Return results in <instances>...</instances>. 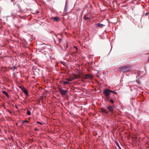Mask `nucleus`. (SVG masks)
Listing matches in <instances>:
<instances>
[{"label": "nucleus", "instance_id": "1", "mask_svg": "<svg viewBox=\"0 0 149 149\" xmlns=\"http://www.w3.org/2000/svg\"><path fill=\"white\" fill-rule=\"evenodd\" d=\"M103 94L104 95L106 99L107 100H109L110 98H113L114 97V95L111 94V90L108 88L104 90Z\"/></svg>", "mask_w": 149, "mask_h": 149}, {"label": "nucleus", "instance_id": "2", "mask_svg": "<svg viewBox=\"0 0 149 149\" xmlns=\"http://www.w3.org/2000/svg\"><path fill=\"white\" fill-rule=\"evenodd\" d=\"M120 68L121 72H125L130 70V66L129 65H126L124 66L121 67Z\"/></svg>", "mask_w": 149, "mask_h": 149}, {"label": "nucleus", "instance_id": "3", "mask_svg": "<svg viewBox=\"0 0 149 149\" xmlns=\"http://www.w3.org/2000/svg\"><path fill=\"white\" fill-rule=\"evenodd\" d=\"M114 107L113 106L108 105L107 106L106 108L109 110L111 113H113Z\"/></svg>", "mask_w": 149, "mask_h": 149}, {"label": "nucleus", "instance_id": "4", "mask_svg": "<svg viewBox=\"0 0 149 149\" xmlns=\"http://www.w3.org/2000/svg\"><path fill=\"white\" fill-rule=\"evenodd\" d=\"M59 91L61 93L62 95L67 94L68 92V91L65 90L61 88L59 89Z\"/></svg>", "mask_w": 149, "mask_h": 149}, {"label": "nucleus", "instance_id": "5", "mask_svg": "<svg viewBox=\"0 0 149 149\" xmlns=\"http://www.w3.org/2000/svg\"><path fill=\"white\" fill-rule=\"evenodd\" d=\"M20 88L21 89L22 91L24 93L26 96L28 95V91L24 87H21Z\"/></svg>", "mask_w": 149, "mask_h": 149}, {"label": "nucleus", "instance_id": "6", "mask_svg": "<svg viewBox=\"0 0 149 149\" xmlns=\"http://www.w3.org/2000/svg\"><path fill=\"white\" fill-rule=\"evenodd\" d=\"M51 19L54 20L56 22H58L60 20V19L58 17H52Z\"/></svg>", "mask_w": 149, "mask_h": 149}, {"label": "nucleus", "instance_id": "7", "mask_svg": "<svg viewBox=\"0 0 149 149\" xmlns=\"http://www.w3.org/2000/svg\"><path fill=\"white\" fill-rule=\"evenodd\" d=\"M100 111L103 112L104 113L106 114H108L109 113V112L107 111H106V109H104L103 108H101L100 109Z\"/></svg>", "mask_w": 149, "mask_h": 149}, {"label": "nucleus", "instance_id": "8", "mask_svg": "<svg viewBox=\"0 0 149 149\" xmlns=\"http://www.w3.org/2000/svg\"><path fill=\"white\" fill-rule=\"evenodd\" d=\"M96 26L102 28L103 26H104V25L100 23H97L95 24Z\"/></svg>", "mask_w": 149, "mask_h": 149}, {"label": "nucleus", "instance_id": "9", "mask_svg": "<svg viewBox=\"0 0 149 149\" xmlns=\"http://www.w3.org/2000/svg\"><path fill=\"white\" fill-rule=\"evenodd\" d=\"M68 4L67 3V1H66L65 2V4L64 9V11L65 12H66L67 11V8H68Z\"/></svg>", "mask_w": 149, "mask_h": 149}, {"label": "nucleus", "instance_id": "10", "mask_svg": "<svg viewBox=\"0 0 149 149\" xmlns=\"http://www.w3.org/2000/svg\"><path fill=\"white\" fill-rule=\"evenodd\" d=\"M75 79L74 78V77H71L70 78L68 79V78H66L65 79L68 81V82L69 81H71L72 80L74 79Z\"/></svg>", "mask_w": 149, "mask_h": 149}, {"label": "nucleus", "instance_id": "11", "mask_svg": "<svg viewBox=\"0 0 149 149\" xmlns=\"http://www.w3.org/2000/svg\"><path fill=\"white\" fill-rule=\"evenodd\" d=\"M3 94H5L6 96L8 98H9V96L8 94L6 93V91H3L2 92Z\"/></svg>", "mask_w": 149, "mask_h": 149}, {"label": "nucleus", "instance_id": "12", "mask_svg": "<svg viewBox=\"0 0 149 149\" xmlns=\"http://www.w3.org/2000/svg\"><path fill=\"white\" fill-rule=\"evenodd\" d=\"M111 93H112L113 94H113H116V95L117 93L115 91H111Z\"/></svg>", "mask_w": 149, "mask_h": 149}, {"label": "nucleus", "instance_id": "13", "mask_svg": "<svg viewBox=\"0 0 149 149\" xmlns=\"http://www.w3.org/2000/svg\"><path fill=\"white\" fill-rule=\"evenodd\" d=\"M90 77V76L88 74H86L85 76V79H88Z\"/></svg>", "mask_w": 149, "mask_h": 149}, {"label": "nucleus", "instance_id": "14", "mask_svg": "<svg viewBox=\"0 0 149 149\" xmlns=\"http://www.w3.org/2000/svg\"><path fill=\"white\" fill-rule=\"evenodd\" d=\"M89 18L87 17L86 15H85L84 17V19L86 20L88 19Z\"/></svg>", "mask_w": 149, "mask_h": 149}, {"label": "nucleus", "instance_id": "15", "mask_svg": "<svg viewBox=\"0 0 149 149\" xmlns=\"http://www.w3.org/2000/svg\"><path fill=\"white\" fill-rule=\"evenodd\" d=\"M26 113L28 115H30L31 114V112H30V111H29L28 110H27V112Z\"/></svg>", "mask_w": 149, "mask_h": 149}, {"label": "nucleus", "instance_id": "16", "mask_svg": "<svg viewBox=\"0 0 149 149\" xmlns=\"http://www.w3.org/2000/svg\"><path fill=\"white\" fill-rule=\"evenodd\" d=\"M112 98H110V100H109L110 102L112 103H114V101L112 99Z\"/></svg>", "mask_w": 149, "mask_h": 149}, {"label": "nucleus", "instance_id": "17", "mask_svg": "<svg viewBox=\"0 0 149 149\" xmlns=\"http://www.w3.org/2000/svg\"><path fill=\"white\" fill-rule=\"evenodd\" d=\"M63 84L64 85H65L66 84H69V82L68 81H64L63 82Z\"/></svg>", "mask_w": 149, "mask_h": 149}, {"label": "nucleus", "instance_id": "18", "mask_svg": "<svg viewBox=\"0 0 149 149\" xmlns=\"http://www.w3.org/2000/svg\"><path fill=\"white\" fill-rule=\"evenodd\" d=\"M17 67L15 66H14L12 68V69L13 70H14Z\"/></svg>", "mask_w": 149, "mask_h": 149}, {"label": "nucleus", "instance_id": "19", "mask_svg": "<svg viewBox=\"0 0 149 149\" xmlns=\"http://www.w3.org/2000/svg\"><path fill=\"white\" fill-rule=\"evenodd\" d=\"M58 40H59V42L58 44L60 43L61 42H62V39H59L58 38Z\"/></svg>", "mask_w": 149, "mask_h": 149}, {"label": "nucleus", "instance_id": "20", "mask_svg": "<svg viewBox=\"0 0 149 149\" xmlns=\"http://www.w3.org/2000/svg\"><path fill=\"white\" fill-rule=\"evenodd\" d=\"M28 122H29V121L27 120H25V121H23V123H28Z\"/></svg>", "mask_w": 149, "mask_h": 149}, {"label": "nucleus", "instance_id": "21", "mask_svg": "<svg viewBox=\"0 0 149 149\" xmlns=\"http://www.w3.org/2000/svg\"><path fill=\"white\" fill-rule=\"evenodd\" d=\"M37 123H38V124H41V125H42L43 124L42 123H40V122H37Z\"/></svg>", "mask_w": 149, "mask_h": 149}, {"label": "nucleus", "instance_id": "22", "mask_svg": "<svg viewBox=\"0 0 149 149\" xmlns=\"http://www.w3.org/2000/svg\"><path fill=\"white\" fill-rule=\"evenodd\" d=\"M63 42L64 43H65V44L67 45V42L65 40Z\"/></svg>", "mask_w": 149, "mask_h": 149}, {"label": "nucleus", "instance_id": "23", "mask_svg": "<svg viewBox=\"0 0 149 149\" xmlns=\"http://www.w3.org/2000/svg\"><path fill=\"white\" fill-rule=\"evenodd\" d=\"M35 130L36 131H38V130L37 128H35Z\"/></svg>", "mask_w": 149, "mask_h": 149}, {"label": "nucleus", "instance_id": "24", "mask_svg": "<svg viewBox=\"0 0 149 149\" xmlns=\"http://www.w3.org/2000/svg\"><path fill=\"white\" fill-rule=\"evenodd\" d=\"M116 143V145H117V146L118 147H119V146H119V144H118V143Z\"/></svg>", "mask_w": 149, "mask_h": 149}, {"label": "nucleus", "instance_id": "25", "mask_svg": "<svg viewBox=\"0 0 149 149\" xmlns=\"http://www.w3.org/2000/svg\"><path fill=\"white\" fill-rule=\"evenodd\" d=\"M148 13H146V15H147L148 14Z\"/></svg>", "mask_w": 149, "mask_h": 149}, {"label": "nucleus", "instance_id": "26", "mask_svg": "<svg viewBox=\"0 0 149 149\" xmlns=\"http://www.w3.org/2000/svg\"><path fill=\"white\" fill-rule=\"evenodd\" d=\"M75 78H77V76L76 75H75Z\"/></svg>", "mask_w": 149, "mask_h": 149}, {"label": "nucleus", "instance_id": "27", "mask_svg": "<svg viewBox=\"0 0 149 149\" xmlns=\"http://www.w3.org/2000/svg\"><path fill=\"white\" fill-rule=\"evenodd\" d=\"M119 149H122L120 146H119Z\"/></svg>", "mask_w": 149, "mask_h": 149}, {"label": "nucleus", "instance_id": "28", "mask_svg": "<svg viewBox=\"0 0 149 149\" xmlns=\"http://www.w3.org/2000/svg\"><path fill=\"white\" fill-rule=\"evenodd\" d=\"M17 124H18L17 123H16V124L17 125Z\"/></svg>", "mask_w": 149, "mask_h": 149}, {"label": "nucleus", "instance_id": "29", "mask_svg": "<svg viewBox=\"0 0 149 149\" xmlns=\"http://www.w3.org/2000/svg\"><path fill=\"white\" fill-rule=\"evenodd\" d=\"M9 112L10 113H11V112L10 111H9Z\"/></svg>", "mask_w": 149, "mask_h": 149}, {"label": "nucleus", "instance_id": "30", "mask_svg": "<svg viewBox=\"0 0 149 149\" xmlns=\"http://www.w3.org/2000/svg\"><path fill=\"white\" fill-rule=\"evenodd\" d=\"M148 61H149V58L148 59Z\"/></svg>", "mask_w": 149, "mask_h": 149}]
</instances>
